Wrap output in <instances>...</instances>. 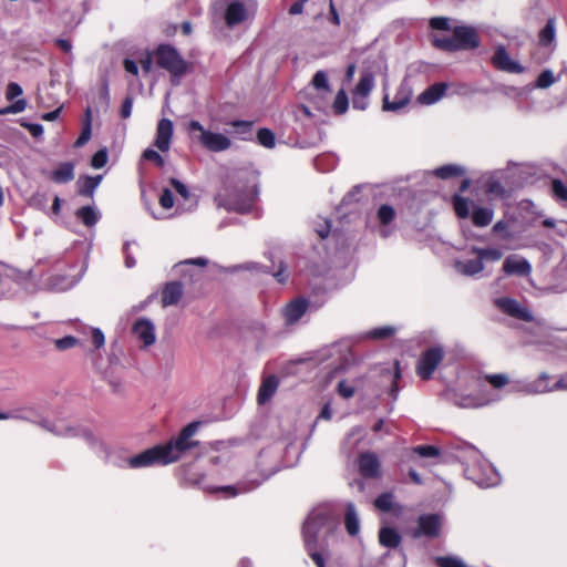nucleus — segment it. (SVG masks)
<instances>
[{
    "label": "nucleus",
    "mask_w": 567,
    "mask_h": 567,
    "mask_svg": "<svg viewBox=\"0 0 567 567\" xmlns=\"http://www.w3.org/2000/svg\"><path fill=\"white\" fill-rule=\"evenodd\" d=\"M430 27L434 30H451L450 20L445 17H435L430 20Z\"/></svg>",
    "instance_id": "13d9d810"
},
{
    "label": "nucleus",
    "mask_w": 567,
    "mask_h": 567,
    "mask_svg": "<svg viewBox=\"0 0 567 567\" xmlns=\"http://www.w3.org/2000/svg\"><path fill=\"white\" fill-rule=\"evenodd\" d=\"M159 204L163 208L169 209L174 206V197L168 188H165L159 197Z\"/></svg>",
    "instance_id": "338daca9"
},
{
    "label": "nucleus",
    "mask_w": 567,
    "mask_h": 567,
    "mask_svg": "<svg viewBox=\"0 0 567 567\" xmlns=\"http://www.w3.org/2000/svg\"><path fill=\"white\" fill-rule=\"evenodd\" d=\"M75 216L86 227H93L101 218L100 212L90 205L79 208Z\"/></svg>",
    "instance_id": "c85d7f7f"
},
{
    "label": "nucleus",
    "mask_w": 567,
    "mask_h": 567,
    "mask_svg": "<svg viewBox=\"0 0 567 567\" xmlns=\"http://www.w3.org/2000/svg\"><path fill=\"white\" fill-rule=\"evenodd\" d=\"M441 519L439 515H424L419 518L420 534L433 537L439 535Z\"/></svg>",
    "instance_id": "5701e85b"
},
{
    "label": "nucleus",
    "mask_w": 567,
    "mask_h": 567,
    "mask_svg": "<svg viewBox=\"0 0 567 567\" xmlns=\"http://www.w3.org/2000/svg\"><path fill=\"white\" fill-rule=\"evenodd\" d=\"M349 106V99L344 90H340L333 101L332 107L336 114H343Z\"/></svg>",
    "instance_id": "37998d69"
},
{
    "label": "nucleus",
    "mask_w": 567,
    "mask_h": 567,
    "mask_svg": "<svg viewBox=\"0 0 567 567\" xmlns=\"http://www.w3.org/2000/svg\"><path fill=\"white\" fill-rule=\"evenodd\" d=\"M379 542L388 548H396L401 543L400 534L391 527H382L379 532Z\"/></svg>",
    "instance_id": "c756f323"
},
{
    "label": "nucleus",
    "mask_w": 567,
    "mask_h": 567,
    "mask_svg": "<svg viewBox=\"0 0 567 567\" xmlns=\"http://www.w3.org/2000/svg\"><path fill=\"white\" fill-rule=\"evenodd\" d=\"M22 93H23L22 87L18 83L11 82L7 86L6 97L8 101H13L18 96L22 95Z\"/></svg>",
    "instance_id": "e2e57ef3"
},
{
    "label": "nucleus",
    "mask_w": 567,
    "mask_h": 567,
    "mask_svg": "<svg viewBox=\"0 0 567 567\" xmlns=\"http://www.w3.org/2000/svg\"><path fill=\"white\" fill-rule=\"evenodd\" d=\"M338 518L329 506H319L308 516L303 528L306 550L317 567H326L327 538L336 530Z\"/></svg>",
    "instance_id": "f257e3e1"
},
{
    "label": "nucleus",
    "mask_w": 567,
    "mask_h": 567,
    "mask_svg": "<svg viewBox=\"0 0 567 567\" xmlns=\"http://www.w3.org/2000/svg\"><path fill=\"white\" fill-rule=\"evenodd\" d=\"M230 125L236 130L237 134L246 135L250 134L252 122L249 121H233Z\"/></svg>",
    "instance_id": "052dcab7"
},
{
    "label": "nucleus",
    "mask_w": 567,
    "mask_h": 567,
    "mask_svg": "<svg viewBox=\"0 0 567 567\" xmlns=\"http://www.w3.org/2000/svg\"><path fill=\"white\" fill-rule=\"evenodd\" d=\"M143 158L154 162L158 167H164V165H165L164 158L156 151H154L152 148H146L143 152Z\"/></svg>",
    "instance_id": "bf43d9fd"
},
{
    "label": "nucleus",
    "mask_w": 567,
    "mask_h": 567,
    "mask_svg": "<svg viewBox=\"0 0 567 567\" xmlns=\"http://www.w3.org/2000/svg\"><path fill=\"white\" fill-rule=\"evenodd\" d=\"M465 173L464 168L458 165H444L434 171V175L442 178L447 179L454 176H461Z\"/></svg>",
    "instance_id": "e433bc0d"
},
{
    "label": "nucleus",
    "mask_w": 567,
    "mask_h": 567,
    "mask_svg": "<svg viewBox=\"0 0 567 567\" xmlns=\"http://www.w3.org/2000/svg\"><path fill=\"white\" fill-rule=\"evenodd\" d=\"M102 181V176H85L80 178L78 182L79 185V194L87 197H92L96 187L100 185Z\"/></svg>",
    "instance_id": "2f4dec72"
},
{
    "label": "nucleus",
    "mask_w": 567,
    "mask_h": 567,
    "mask_svg": "<svg viewBox=\"0 0 567 567\" xmlns=\"http://www.w3.org/2000/svg\"><path fill=\"white\" fill-rule=\"evenodd\" d=\"M132 468L150 467L153 465H165L159 445L153 446L128 460Z\"/></svg>",
    "instance_id": "f8f14e48"
},
{
    "label": "nucleus",
    "mask_w": 567,
    "mask_h": 567,
    "mask_svg": "<svg viewBox=\"0 0 567 567\" xmlns=\"http://www.w3.org/2000/svg\"><path fill=\"white\" fill-rule=\"evenodd\" d=\"M446 398L454 405L462 408V409L482 408V406H485L496 400V399L489 398L487 394H485L483 392L477 395H473V394H466L463 392H458L456 390H447Z\"/></svg>",
    "instance_id": "0eeeda50"
},
{
    "label": "nucleus",
    "mask_w": 567,
    "mask_h": 567,
    "mask_svg": "<svg viewBox=\"0 0 567 567\" xmlns=\"http://www.w3.org/2000/svg\"><path fill=\"white\" fill-rule=\"evenodd\" d=\"M551 192L557 200L567 202V186L561 181H553Z\"/></svg>",
    "instance_id": "de8ad7c7"
},
{
    "label": "nucleus",
    "mask_w": 567,
    "mask_h": 567,
    "mask_svg": "<svg viewBox=\"0 0 567 567\" xmlns=\"http://www.w3.org/2000/svg\"><path fill=\"white\" fill-rule=\"evenodd\" d=\"M51 178L56 184H66L74 179V164L63 162L51 173Z\"/></svg>",
    "instance_id": "a878e982"
},
{
    "label": "nucleus",
    "mask_w": 567,
    "mask_h": 567,
    "mask_svg": "<svg viewBox=\"0 0 567 567\" xmlns=\"http://www.w3.org/2000/svg\"><path fill=\"white\" fill-rule=\"evenodd\" d=\"M453 206H454L456 215L460 218H467L470 216L471 203L466 198H464L460 195H455L453 197Z\"/></svg>",
    "instance_id": "ea45409f"
},
{
    "label": "nucleus",
    "mask_w": 567,
    "mask_h": 567,
    "mask_svg": "<svg viewBox=\"0 0 567 567\" xmlns=\"http://www.w3.org/2000/svg\"><path fill=\"white\" fill-rule=\"evenodd\" d=\"M199 425V422H192L184 426L176 437L159 445L164 464L168 465L178 461L187 451L199 444L198 441L192 440Z\"/></svg>",
    "instance_id": "7ed1b4c3"
},
{
    "label": "nucleus",
    "mask_w": 567,
    "mask_h": 567,
    "mask_svg": "<svg viewBox=\"0 0 567 567\" xmlns=\"http://www.w3.org/2000/svg\"><path fill=\"white\" fill-rule=\"evenodd\" d=\"M359 470L362 476L375 478L380 475V462L372 452L362 453L359 456Z\"/></svg>",
    "instance_id": "6ab92c4d"
},
{
    "label": "nucleus",
    "mask_w": 567,
    "mask_h": 567,
    "mask_svg": "<svg viewBox=\"0 0 567 567\" xmlns=\"http://www.w3.org/2000/svg\"><path fill=\"white\" fill-rule=\"evenodd\" d=\"M520 389L527 393H545L548 391L567 389V381L565 379H560L553 385H549L548 375L546 373H542L536 381L529 382Z\"/></svg>",
    "instance_id": "2eb2a0df"
},
{
    "label": "nucleus",
    "mask_w": 567,
    "mask_h": 567,
    "mask_svg": "<svg viewBox=\"0 0 567 567\" xmlns=\"http://www.w3.org/2000/svg\"><path fill=\"white\" fill-rule=\"evenodd\" d=\"M308 302L302 299H296L289 302L282 310V316L287 324L296 323L307 311Z\"/></svg>",
    "instance_id": "412c9836"
},
{
    "label": "nucleus",
    "mask_w": 567,
    "mask_h": 567,
    "mask_svg": "<svg viewBox=\"0 0 567 567\" xmlns=\"http://www.w3.org/2000/svg\"><path fill=\"white\" fill-rule=\"evenodd\" d=\"M262 481H265V478L260 481H250L249 483H240L235 486L218 487L216 491L225 492L228 496H236L238 494L247 493L256 488L261 484Z\"/></svg>",
    "instance_id": "473e14b6"
},
{
    "label": "nucleus",
    "mask_w": 567,
    "mask_h": 567,
    "mask_svg": "<svg viewBox=\"0 0 567 567\" xmlns=\"http://www.w3.org/2000/svg\"><path fill=\"white\" fill-rule=\"evenodd\" d=\"M473 254H475L477 257H480V260L482 262L485 261H498L503 257V251L499 248H481V247H473L471 250Z\"/></svg>",
    "instance_id": "f704fd0d"
},
{
    "label": "nucleus",
    "mask_w": 567,
    "mask_h": 567,
    "mask_svg": "<svg viewBox=\"0 0 567 567\" xmlns=\"http://www.w3.org/2000/svg\"><path fill=\"white\" fill-rule=\"evenodd\" d=\"M539 42L542 45H550L556 38L555 20L548 19L546 25L539 32Z\"/></svg>",
    "instance_id": "c9c22d12"
},
{
    "label": "nucleus",
    "mask_w": 567,
    "mask_h": 567,
    "mask_svg": "<svg viewBox=\"0 0 567 567\" xmlns=\"http://www.w3.org/2000/svg\"><path fill=\"white\" fill-rule=\"evenodd\" d=\"M395 332V329L393 327H382L377 328L368 332V337L373 339H386L391 337Z\"/></svg>",
    "instance_id": "3c124183"
},
{
    "label": "nucleus",
    "mask_w": 567,
    "mask_h": 567,
    "mask_svg": "<svg viewBox=\"0 0 567 567\" xmlns=\"http://www.w3.org/2000/svg\"><path fill=\"white\" fill-rule=\"evenodd\" d=\"M374 87V76L365 71L361 74L358 84L352 93V106L357 110H365L368 106V96Z\"/></svg>",
    "instance_id": "1a4fd4ad"
},
{
    "label": "nucleus",
    "mask_w": 567,
    "mask_h": 567,
    "mask_svg": "<svg viewBox=\"0 0 567 567\" xmlns=\"http://www.w3.org/2000/svg\"><path fill=\"white\" fill-rule=\"evenodd\" d=\"M257 141L266 148H274L276 145L275 134L269 128H260L257 133Z\"/></svg>",
    "instance_id": "79ce46f5"
},
{
    "label": "nucleus",
    "mask_w": 567,
    "mask_h": 567,
    "mask_svg": "<svg viewBox=\"0 0 567 567\" xmlns=\"http://www.w3.org/2000/svg\"><path fill=\"white\" fill-rule=\"evenodd\" d=\"M395 217V210L390 205H381L378 209V219L380 224L388 225L390 224Z\"/></svg>",
    "instance_id": "49530a36"
},
{
    "label": "nucleus",
    "mask_w": 567,
    "mask_h": 567,
    "mask_svg": "<svg viewBox=\"0 0 567 567\" xmlns=\"http://www.w3.org/2000/svg\"><path fill=\"white\" fill-rule=\"evenodd\" d=\"M91 332L92 343L96 349H100L105 343V337L104 333L99 328H89Z\"/></svg>",
    "instance_id": "680f3d73"
},
{
    "label": "nucleus",
    "mask_w": 567,
    "mask_h": 567,
    "mask_svg": "<svg viewBox=\"0 0 567 567\" xmlns=\"http://www.w3.org/2000/svg\"><path fill=\"white\" fill-rule=\"evenodd\" d=\"M435 563L440 567H467L466 564L456 556L436 557Z\"/></svg>",
    "instance_id": "a18cd8bd"
},
{
    "label": "nucleus",
    "mask_w": 567,
    "mask_h": 567,
    "mask_svg": "<svg viewBox=\"0 0 567 567\" xmlns=\"http://www.w3.org/2000/svg\"><path fill=\"white\" fill-rule=\"evenodd\" d=\"M78 343H79V340L75 337H72V336H66L64 338L55 339L54 340V344H55L56 349L60 350V351L73 348Z\"/></svg>",
    "instance_id": "603ef678"
},
{
    "label": "nucleus",
    "mask_w": 567,
    "mask_h": 567,
    "mask_svg": "<svg viewBox=\"0 0 567 567\" xmlns=\"http://www.w3.org/2000/svg\"><path fill=\"white\" fill-rule=\"evenodd\" d=\"M48 429L52 431L55 435L66 437L76 436L80 433V430L78 427L71 426L64 422L54 423L52 427Z\"/></svg>",
    "instance_id": "4c0bfd02"
},
{
    "label": "nucleus",
    "mask_w": 567,
    "mask_h": 567,
    "mask_svg": "<svg viewBox=\"0 0 567 567\" xmlns=\"http://www.w3.org/2000/svg\"><path fill=\"white\" fill-rule=\"evenodd\" d=\"M257 196V188L254 193H246L239 187L226 186L216 195L215 202L218 207H223L228 212L244 214L251 209Z\"/></svg>",
    "instance_id": "20e7f679"
},
{
    "label": "nucleus",
    "mask_w": 567,
    "mask_h": 567,
    "mask_svg": "<svg viewBox=\"0 0 567 567\" xmlns=\"http://www.w3.org/2000/svg\"><path fill=\"white\" fill-rule=\"evenodd\" d=\"M496 306L506 315L516 319L530 322L534 320L532 312L527 307L511 298H499L495 301Z\"/></svg>",
    "instance_id": "9b49d317"
},
{
    "label": "nucleus",
    "mask_w": 567,
    "mask_h": 567,
    "mask_svg": "<svg viewBox=\"0 0 567 567\" xmlns=\"http://www.w3.org/2000/svg\"><path fill=\"white\" fill-rule=\"evenodd\" d=\"M414 452L422 457H435L440 454L439 449L433 445H419Z\"/></svg>",
    "instance_id": "5fc2aeb1"
},
{
    "label": "nucleus",
    "mask_w": 567,
    "mask_h": 567,
    "mask_svg": "<svg viewBox=\"0 0 567 567\" xmlns=\"http://www.w3.org/2000/svg\"><path fill=\"white\" fill-rule=\"evenodd\" d=\"M188 131L192 137L209 152L219 153L229 150L231 146L228 136L206 130L198 121H190Z\"/></svg>",
    "instance_id": "39448f33"
},
{
    "label": "nucleus",
    "mask_w": 567,
    "mask_h": 567,
    "mask_svg": "<svg viewBox=\"0 0 567 567\" xmlns=\"http://www.w3.org/2000/svg\"><path fill=\"white\" fill-rule=\"evenodd\" d=\"M494 210L487 207H478L473 210L472 220L477 227H485L491 224Z\"/></svg>",
    "instance_id": "72a5a7b5"
},
{
    "label": "nucleus",
    "mask_w": 567,
    "mask_h": 567,
    "mask_svg": "<svg viewBox=\"0 0 567 567\" xmlns=\"http://www.w3.org/2000/svg\"><path fill=\"white\" fill-rule=\"evenodd\" d=\"M503 270L506 275L528 276L532 266L527 259L518 256H508L503 262Z\"/></svg>",
    "instance_id": "a211bd4d"
},
{
    "label": "nucleus",
    "mask_w": 567,
    "mask_h": 567,
    "mask_svg": "<svg viewBox=\"0 0 567 567\" xmlns=\"http://www.w3.org/2000/svg\"><path fill=\"white\" fill-rule=\"evenodd\" d=\"M133 333L144 347H150L156 341L155 327L148 319H138L133 326Z\"/></svg>",
    "instance_id": "dca6fc26"
},
{
    "label": "nucleus",
    "mask_w": 567,
    "mask_h": 567,
    "mask_svg": "<svg viewBox=\"0 0 567 567\" xmlns=\"http://www.w3.org/2000/svg\"><path fill=\"white\" fill-rule=\"evenodd\" d=\"M157 65L173 76H182L187 70V63L178 51L169 44H161L154 51Z\"/></svg>",
    "instance_id": "423d86ee"
},
{
    "label": "nucleus",
    "mask_w": 567,
    "mask_h": 567,
    "mask_svg": "<svg viewBox=\"0 0 567 567\" xmlns=\"http://www.w3.org/2000/svg\"><path fill=\"white\" fill-rule=\"evenodd\" d=\"M374 505L378 509L382 512H390L393 507V494L382 493L374 501Z\"/></svg>",
    "instance_id": "c03bdc74"
},
{
    "label": "nucleus",
    "mask_w": 567,
    "mask_h": 567,
    "mask_svg": "<svg viewBox=\"0 0 567 567\" xmlns=\"http://www.w3.org/2000/svg\"><path fill=\"white\" fill-rule=\"evenodd\" d=\"M107 162V153L105 150H100L97 151L93 156H92V159H91V165L99 169V168H102L105 166Z\"/></svg>",
    "instance_id": "4d7b16f0"
},
{
    "label": "nucleus",
    "mask_w": 567,
    "mask_h": 567,
    "mask_svg": "<svg viewBox=\"0 0 567 567\" xmlns=\"http://www.w3.org/2000/svg\"><path fill=\"white\" fill-rule=\"evenodd\" d=\"M457 457L465 464V473L481 487H491L499 483L496 470L485 461L473 445L463 444Z\"/></svg>",
    "instance_id": "f03ea898"
},
{
    "label": "nucleus",
    "mask_w": 567,
    "mask_h": 567,
    "mask_svg": "<svg viewBox=\"0 0 567 567\" xmlns=\"http://www.w3.org/2000/svg\"><path fill=\"white\" fill-rule=\"evenodd\" d=\"M278 385H279V380L277 379L276 375H269L267 377L260 388H259V391H258V403L259 404H265L266 402H268L272 396L274 394L276 393L277 389H278Z\"/></svg>",
    "instance_id": "393cba45"
},
{
    "label": "nucleus",
    "mask_w": 567,
    "mask_h": 567,
    "mask_svg": "<svg viewBox=\"0 0 567 567\" xmlns=\"http://www.w3.org/2000/svg\"><path fill=\"white\" fill-rule=\"evenodd\" d=\"M183 296V285L173 281L166 285L163 291L162 301L164 306H173L179 301Z\"/></svg>",
    "instance_id": "cd10ccee"
},
{
    "label": "nucleus",
    "mask_w": 567,
    "mask_h": 567,
    "mask_svg": "<svg viewBox=\"0 0 567 567\" xmlns=\"http://www.w3.org/2000/svg\"><path fill=\"white\" fill-rule=\"evenodd\" d=\"M346 528L349 535L355 536L360 532V522L355 511V507L352 503H348L347 512H346Z\"/></svg>",
    "instance_id": "7c9ffc66"
},
{
    "label": "nucleus",
    "mask_w": 567,
    "mask_h": 567,
    "mask_svg": "<svg viewBox=\"0 0 567 567\" xmlns=\"http://www.w3.org/2000/svg\"><path fill=\"white\" fill-rule=\"evenodd\" d=\"M173 131V122L169 118H162L158 122L154 144L161 152L169 150Z\"/></svg>",
    "instance_id": "f3484780"
},
{
    "label": "nucleus",
    "mask_w": 567,
    "mask_h": 567,
    "mask_svg": "<svg viewBox=\"0 0 567 567\" xmlns=\"http://www.w3.org/2000/svg\"><path fill=\"white\" fill-rule=\"evenodd\" d=\"M247 18V9L241 0L230 2L226 9L225 20L228 27H235Z\"/></svg>",
    "instance_id": "4be33fe9"
},
{
    "label": "nucleus",
    "mask_w": 567,
    "mask_h": 567,
    "mask_svg": "<svg viewBox=\"0 0 567 567\" xmlns=\"http://www.w3.org/2000/svg\"><path fill=\"white\" fill-rule=\"evenodd\" d=\"M492 62L495 68L508 73H522L524 71V68L518 62L512 60L503 45L496 47Z\"/></svg>",
    "instance_id": "4468645a"
},
{
    "label": "nucleus",
    "mask_w": 567,
    "mask_h": 567,
    "mask_svg": "<svg viewBox=\"0 0 567 567\" xmlns=\"http://www.w3.org/2000/svg\"><path fill=\"white\" fill-rule=\"evenodd\" d=\"M556 82L555 75L550 70L543 71L536 81V86L546 89Z\"/></svg>",
    "instance_id": "09e8293b"
},
{
    "label": "nucleus",
    "mask_w": 567,
    "mask_h": 567,
    "mask_svg": "<svg viewBox=\"0 0 567 567\" xmlns=\"http://www.w3.org/2000/svg\"><path fill=\"white\" fill-rule=\"evenodd\" d=\"M444 351L442 347H432L427 349L417 362V374L423 380H429L437 365L443 360Z\"/></svg>",
    "instance_id": "6e6552de"
},
{
    "label": "nucleus",
    "mask_w": 567,
    "mask_h": 567,
    "mask_svg": "<svg viewBox=\"0 0 567 567\" xmlns=\"http://www.w3.org/2000/svg\"><path fill=\"white\" fill-rule=\"evenodd\" d=\"M338 393L343 399H350L355 393V386L351 384L348 380H341L338 383Z\"/></svg>",
    "instance_id": "8fccbe9b"
},
{
    "label": "nucleus",
    "mask_w": 567,
    "mask_h": 567,
    "mask_svg": "<svg viewBox=\"0 0 567 567\" xmlns=\"http://www.w3.org/2000/svg\"><path fill=\"white\" fill-rule=\"evenodd\" d=\"M507 228H508V224L504 220H498L494 226H493V233L495 234H499L502 236L503 239H509L512 236L511 234L507 231Z\"/></svg>",
    "instance_id": "774afa93"
},
{
    "label": "nucleus",
    "mask_w": 567,
    "mask_h": 567,
    "mask_svg": "<svg viewBox=\"0 0 567 567\" xmlns=\"http://www.w3.org/2000/svg\"><path fill=\"white\" fill-rule=\"evenodd\" d=\"M336 361H339L337 370L344 369L348 362L350 361L351 352L349 346L346 343H336L331 344L327 349L323 350L322 358H334Z\"/></svg>",
    "instance_id": "aec40b11"
},
{
    "label": "nucleus",
    "mask_w": 567,
    "mask_h": 567,
    "mask_svg": "<svg viewBox=\"0 0 567 567\" xmlns=\"http://www.w3.org/2000/svg\"><path fill=\"white\" fill-rule=\"evenodd\" d=\"M453 34L455 35L458 50H473L480 45L477 31L473 27H455Z\"/></svg>",
    "instance_id": "ddd939ff"
},
{
    "label": "nucleus",
    "mask_w": 567,
    "mask_h": 567,
    "mask_svg": "<svg viewBox=\"0 0 567 567\" xmlns=\"http://www.w3.org/2000/svg\"><path fill=\"white\" fill-rule=\"evenodd\" d=\"M27 107V101L24 99H20V100H17L13 104L4 107V109H0V114L3 115V114H17V113H21L25 110Z\"/></svg>",
    "instance_id": "864d4df0"
},
{
    "label": "nucleus",
    "mask_w": 567,
    "mask_h": 567,
    "mask_svg": "<svg viewBox=\"0 0 567 567\" xmlns=\"http://www.w3.org/2000/svg\"><path fill=\"white\" fill-rule=\"evenodd\" d=\"M432 42L435 48H439V49H442L445 51H450V52L458 51L456 39H455L454 34H453V37H444V38L435 37V38H433Z\"/></svg>",
    "instance_id": "58836bf2"
},
{
    "label": "nucleus",
    "mask_w": 567,
    "mask_h": 567,
    "mask_svg": "<svg viewBox=\"0 0 567 567\" xmlns=\"http://www.w3.org/2000/svg\"><path fill=\"white\" fill-rule=\"evenodd\" d=\"M488 383L496 389L503 388L508 383V377L506 374H489L486 377Z\"/></svg>",
    "instance_id": "6e6d98bb"
},
{
    "label": "nucleus",
    "mask_w": 567,
    "mask_h": 567,
    "mask_svg": "<svg viewBox=\"0 0 567 567\" xmlns=\"http://www.w3.org/2000/svg\"><path fill=\"white\" fill-rule=\"evenodd\" d=\"M91 135H92V127L89 125H82V132H81L80 136L78 137V140L75 141L74 146L81 147V146L85 145L90 141Z\"/></svg>",
    "instance_id": "0e129e2a"
},
{
    "label": "nucleus",
    "mask_w": 567,
    "mask_h": 567,
    "mask_svg": "<svg viewBox=\"0 0 567 567\" xmlns=\"http://www.w3.org/2000/svg\"><path fill=\"white\" fill-rule=\"evenodd\" d=\"M169 183L172 187L184 199H188L189 190L186 185H184L181 181L176 178H171Z\"/></svg>",
    "instance_id": "69168bd1"
},
{
    "label": "nucleus",
    "mask_w": 567,
    "mask_h": 567,
    "mask_svg": "<svg viewBox=\"0 0 567 567\" xmlns=\"http://www.w3.org/2000/svg\"><path fill=\"white\" fill-rule=\"evenodd\" d=\"M446 84L435 83L422 92L417 100L420 103L431 105L437 102L445 93Z\"/></svg>",
    "instance_id": "bb28decb"
},
{
    "label": "nucleus",
    "mask_w": 567,
    "mask_h": 567,
    "mask_svg": "<svg viewBox=\"0 0 567 567\" xmlns=\"http://www.w3.org/2000/svg\"><path fill=\"white\" fill-rule=\"evenodd\" d=\"M412 96V87L408 81H402L396 89L395 95L392 101L389 100V95L383 96V111L398 112L406 106Z\"/></svg>",
    "instance_id": "9d476101"
},
{
    "label": "nucleus",
    "mask_w": 567,
    "mask_h": 567,
    "mask_svg": "<svg viewBox=\"0 0 567 567\" xmlns=\"http://www.w3.org/2000/svg\"><path fill=\"white\" fill-rule=\"evenodd\" d=\"M454 268L458 274L472 277L483 271L484 264L477 257L476 259L455 260Z\"/></svg>",
    "instance_id": "b1692460"
},
{
    "label": "nucleus",
    "mask_w": 567,
    "mask_h": 567,
    "mask_svg": "<svg viewBox=\"0 0 567 567\" xmlns=\"http://www.w3.org/2000/svg\"><path fill=\"white\" fill-rule=\"evenodd\" d=\"M312 85L316 90L323 92V93H330V85L328 75L324 71H318L312 78Z\"/></svg>",
    "instance_id": "a19ab883"
}]
</instances>
